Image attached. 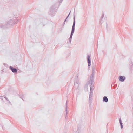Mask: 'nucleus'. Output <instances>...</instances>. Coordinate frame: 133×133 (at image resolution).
I'll return each mask as SVG.
<instances>
[{"instance_id": "f257e3e1", "label": "nucleus", "mask_w": 133, "mask_h": 133, "mask_svg": "<svg viewBox=\"0 0 133 133\" xmlns=\"http://www.w3.org/2000/svg\"><path fill=\"white\" fill-rule=\"evenodd\" d=\"M63 0H59L58 2L52 5L50 8L49 14L52 16L54 15L57 12V10Z\"/></svg>"}, {"instance_id": "f03ea898", "label": "nucleus", "mask_w": 133, "mask_h": 133, "mask_svg": "<svg viewBox=\"0 0 133 133\" xmlns=\"http://www.w3.org/2000/svg\"><path fill=\"white\" fill-rule=\"evenodd\" d=\"M90 90L89 98V105H90L92 102V96L93 94V89L92 88V86H90Z\"/></svg>"}, {"instance_id": "7ed1b4c3", "label": "nucleus", "mask_w": 133, "mask_h": 133, "mask_svg": "<svg viewBox=\"0 0 133 133\" xmlns=\"http://www.w3.org/2000/svg\"><path fill=\"white\" fill-rule=\"evenodd\" d=\"M95 74L92 73L90 76V80L88 82V84L90 85V86H92L93 87L94 85H92L93 83L94 82L93 78L94 75Z\"/></svg>"}, {"instance_id": "20e7f679", "label": "nucleus", "mask_w": 133, "mask_h": 133, "mask_svg": "<svg viewBox=\"0 0 133 133\" xmlns=\"http://www.w3.org/2000/svg\"><path fill=\"white\" fill-rule=\"evenodd\" d=\"M79 82L78 79L75 81L74 87L75 88L77 89H78L79 86Z\"/></svg>"}, {"instance_id": "39448f33", "label": "nucleus", "mask_w": 133, "mask_h": 133, "mask_svg": "<svg viewBox=\"0 0 133 133\" xmlns=\"http://www.w3.org/2000/svg\"><path fill=\"white\" fill-rule=\"evenodd\" d=\"M15 24V22H14L13 20L11 19L7 22V23H6V25L7 27H9L12 25Z\"/></svg>"}, {"instance_id": "423d86ee", "label": "nucleus", "mask_w": 133, "mask_h": 133, "mask_svg": "<svg viewBox=\"0 0 133 133\" xmlns=\"http://www.w3.org/2000/svg\"><path fill=\"white\" fill-rule=\"evenodd\" d=\"M87 60L88 65V67L90 66L91 65V58L90 56V55H87Z\"/></svg>"}, {"instance_id": "0eeeda50", "label": "nucleus", "mask_w": 133, "mask_h": 133, "mask_svg": "<svg viewBox=\"0 0 133 133\" xmlns=\"http://www.w3.org/2000/svg\"><path fill=\"white\" fill-rule=\"evenodd\" d=\"M9 68L14 73H17V69L16 68H14L13 66H10Z\"/></svg>"}, {"instance_id": "6e6552de", "label": "nucleus", "mask_w": 133, "mask_h": 133, "mask_svg": "<svg viewBox=\"0 0 133 133\" xmlns=\"http://www.w3.org/2000/svg\"><path fill=\"white\" fill-rule=\"evenodd\" d=\"M129 65L130 71H131L133 70V62L132 61L130 62Z\"/></svg>"}, {"instance_id": "1a4fd4ad", "label": "nucleus", "mask_w": 133, "mask_h": 133, "mask_svg": "<svg viewBox=\"0 0 133 133\" xmlns=\"http://www.w3.org/2000/svg\"><path fill=\"white\" fill-rule=\"evenodd\" d=\"M119 81L122 82H124L125 79V77L124 76H120L118 78Z\"/></svg>"}, {"instance_id": "9d476101", "label": "nucleus", "mask_w": 133, "mask_h": 133, "mask_svg": "<svg viewBox=\"0 0 133 133\" xmlns=\"http://www.w3.org/2000/svg\"><path fill=\"white\" fill-rule=\"evenodd\" d=\"M75 17L74 16V17H73V25L72 26V30H75Z\"/></svg>"}, {"instance_id": "9b49d317", "label": "nucleus", "mask_w": 133, "mask_h": 133, "mask_svg": "<svg viewBox=\"0 0 133 133\" xmlns=\"http://www.w3.org/2000/svg\"><path fill=\"white\" fill-rule=\"evenodd\" d=\"M68 101H66V103L65 106V111L66 112V114L65 115H67L69 113V111L67 110V102Z\"/></svg>"}, {"instance_id": "f8f14e48", "label": "nucleus", "mask_w": 133, "mask_h": 133, "mask_svg": "<svg viewBox=\"0 0 133 133\" xmlns=\"http://www.w3.org/2000/svg\"><path fill=\"white\" fill-rule=\"evenodd\" d=\"M103 102H107L108 101V99L107 97L106 96H104L103 98Z\"/></svg>"}, {"instance_id": "ddd939ff", "label": "nucleus", "mask_w": 133, "mask_h": 133, "mask_svg": "<svg viewBox=\"0 0 133 133\" xmlns=\"http://www.w3.org/2000/svg\"><path fill=\"white\" fill-rule=\"evenodd\" d=\"M75 31L74 30H71V33L70 36V37H71L72 38L73 33H74Z\"/></svg>"}, {"instance_id": "4468645a", "label": "nucleus", "mask_w": 133, "mask_h": 133, "mask_svg": "<svg viewBox=\"0 0 133 133\" xmlns=\"http://www.w3.org/2000/svg\"><path fill=\"white\" fill-rule=\"evenodd\" d=\"M103 17H104V14H103L102 15L101 17V18L100 19V23L101 24H102V19L103 18Z\"/></svg>"}, {"instance_id": "2eb2a0df", "label": "nucleus", "mask_w": 133, "mask_h": 133, "mask_svg": "<svg viewBox=\"0 0 133 133\" xmlns=\"http://www.w3.org/2000/svg\"><path fill=\"white\" fill-rule=\"evenodd\" d=\"M119 121L120 125H123V123H122V121L121 118L119 119Z\"/></svg>"}, {"instance_id": "dca6fc26", "label": "nucleus", "mask_w": 133, "mask_h": 133, "mask_svg": "<svg viewBox=\"0 0 133 133\" xmlns=\"http://www.w3.org/2000/svg\"><path fill=\"white\" fill-rule=\"evenodd\" d=\"M70 12L69 13V14L68 15V16L67 17H66V19H65L64 21V22H65L66 20V19H67L68 18V17H69L70 14Z\"/></svg>"}, {"instance_id": "f3484780", "label": "nucleus", "mask_w": 133, "mask_h": 133, "mask_svg": "<svg viewBox=\"0 0 133 133\" xmlns=\"http://www.w3.org/2000/svg\"><path fill=\"white\" fill-rule=\"evenodd\" d=\"M5 26L4 25H0V27L2 28H4Z\"/></svg>"}, {"instance_id": "a211bd4d", "label": "nucleus", "mask_w": 133, "mask_h": 133, "mask_svg": "<svg viewBox=\"0 0 133 133\" xmlns=\"http://www.w3.org/2000/svg\"><path fill=\"white\" fill-rule=\"evenodd\" d=\"M3 97L5 98V99H6V100H7V101H9V99L5 96H4Z\"/></svg>"}, {"instance_id": "6ab92c4d", "label": "nucleus", "mask_w": 133, "mask_h": 133, "mask_svg": "<svg viewBox=\"0 0 133 133\" xmlns=\"http://www.w3.org/2000/svg\"><path fill=\"white\" fill-rule=\"evenodd\" d=\"M72 38L70 37L69 38V42L71 43V41Z\"/></svg>"}, {"instance_id": "aec40b11", "label": "nucleus", "mask_w": 133, "mask_h": 133, "mask_svg": "<svg viewBox=\"0 0 133 133\" xmlns=\"http://www.w3.org/2000/svg\"><path fill=\"white\" fill-rule=\"evenodd\" d=\"M79 127H78V130H77L76 133H79V131L78 130H79Z\"/></svg>"}, {"instance_id": "412c9836", "label": "nucleus", "mask_w": 133, "mask_h": 133, "mask_svg": "<svg viewBox=\"0 0 133 133\" xmlns=\"http://www.w3.org/2000/svg\"><path fill=\"white\" fill-rule=\"evenodd\" d=\"M92 71H95V69L94 67L92 68Z\"/></svg>"}, {"instance_id": "4be33fe9", "label": "nucleus", "mask_w": 133, "mask_h": 133, "mask_svg": "<svg viewBox=\"0 0 133 133\" xmlns=\"http://www.w3.org/2000/svg\"><path fill=\"white\" fill-rule=\"evenodd\" d=\"M65 118L66 119L68 118V116L67 115H65Z\"/></svg>"}, {"instance_id": "5701e85b", "label": "nucleus", "mask_w": 133, "mask_h": 133, "mask_svg": "<svg viewBox=\"0 0 133 133\" xmlns=\"http://www.w3.org/2000/svg\"><path fill=\"white\" fill-rule=\"evenodd\" d=\"M95 71H92V73H94L95 74Z\"/></svg>"}, {"instance_id": "b1692460", "label": "nucleus", "mask_w": 133, "mask_h": 133, "mask_svg": "<svg viewBox=\"0 0 133 133\" xmlns=\"http://www.w3.org/2000/svg\"><path fill=\"white\" fill-rule=\"evenodd\" d=\"M65 22H64L63 23V26H64V25L65 24Z\"/></svg>"}, {"instance_id": "393cba45", "label": "nucleus", "mask_w": 133, "mask_h": 133, "mask_svg": "<svg viewBox=\"0 0 133 133\" xmlns=\"http://www.w3.org/2000/svg\"><path fill=\"white\" fill-rule=\"evenodd\" d=\"M121 129H122L123 128V125H121Z\"/></svg>"}, {"instance_id": "a878e982", "label": "nucleus", "mask_w": 133, "mask_h": 133, "mask_svg": "<svg viewBox=\"0 0 133 133\" xmlns=\"http://www.w3.org/2000/svg\"><path fill=\"white\" fill-rule=\"evenodd\" d=\"M0 99H2V100H3V98H2V96H0Z\"/></svg>"}, {"instance_id": "bb28decb", "label": "nucleus", "mask_w": 133, "mask_h": 133, "mask_svg": "<svg viewBox=\"0 0 133 133\" xmlns=\"http://www.w3.org/2000/svg\"><path fill=\"white\" fill-rule=\"evenodd\" d=\"M20 98H22V99L23 100V101H24V100L22 98V97H20Z\"/></svg>"}, {"instance_id": "cd10ccee", "label": "nucleus", "mask_w": 133, "mask_h": 133, "mask_svg": "<svg viewBox=\"0 0 133 133\" xmlns=\"http://www.w3.org/2000/svg\"><path fill=\"white\" fill-rule=\"evenodd\" d=\"M18 20H19V19H16V21H18Z\"/></svg>"}, {"instance_id": "c85d7f7f", "label": "nucleus", "mask_w": 133, "mask_h": 133, "mask_svg": "<svg viewBox=\"0 0 133 133\" xmlns=\"http://www.w3.org/2000/svg\"><path fill=\"white\" fill-rule=\"evenodd\" d=\"M106 26H107V23H106Z\"/></svg>"}, {"instance_id": "c756f323", "label": "nucleus", "mask_w": 133, "mask_h": 133, "mask_svg": "<svg viewBox=\"0 0 133 133\" xmlns=\"http://www.w3.org/2000/svg\"><path fill=\"white\" fill-rule=\"evenodd\" d=\"M9 101V103H11V102H10L9 101H9Z\"/></svg>"}, {"instance_id": "7c9ffc66", "label": "nucleus", "mask_w": 133, "mask_h": 133, "mask_svg": "<svg viewBox=\"0 0 133 133\" xmlns=\"http://www.w3.org/2000/svg\"><path fill=\"white\" fill-rule=\"evenodd\" d=\"M76 78H78V76H77V77H76Z\"/></svg>"}, {"instance_id": "2f4dec72", "label": "nucleus", "mask_w": 133, "mask_h": 133, "mask_svg": "<svg viewBox=\"0 0 133 133\" xmlns=\"http://www.w3.org/2000/svg\"><path fill=\"white\" fill-rule=\"evenodd\" d=\"M133 106V105H132V107Z\"/></svg>"}]
</instances>
